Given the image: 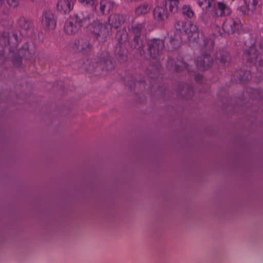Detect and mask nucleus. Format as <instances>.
Returning a JSON list of instances; mask_svg holds the SVG:
<instances>
[{"mask_svg": "<svg viewBox=\"0 0 263 263\" xmlns=\"http://www.w3.org/2000/svg\"><path fill=\"white\" fill-rule=\"evenodd\" d=\"M81 67L90 72H96L97 74L105 76L108 71L114 68V65L109 53L103 51L98 57L97 61L87 59L85 61H80Z\"/></svg>", "mask_w": 263, "mask_h": 263, "instance_id": "f257e3e1", "label": "nucleus"}, {"mask_svg": "<svg viewBox=\"0 0 263 263\" xmlns=\"http://www.w3.org/2000/svg\"><path fill=\"white\" fill-rule=\"evenodd\" d=\"M175 27L179 30L183 35L186 36L190 41L197 42L199 35L198 28L191 21L186 18L178 21L175 24Z\"/></svg>", "mask_w": 263, "mask_h": 263, "instance_id": "f03ea898", "label": "nucleus"}, {"mask_svg": "<svg viewBox=\"0 0 263 263\" xmlns=\"http://www.w3.org/2000/svg\"><path fill=\"white\" fill-rule=\"evenodd\" d=\"M89 29L94 37L100 43H104L110 34V27L98 21H94L89 25Z\"/></svg>", "mask_w": 263, "mask_h": 263, "instance_id": "7ed1b4c3", "label": "nucleus"}, {"mask_svg": "<svg viewBox=\"0 0 263 263\" xmlns=\"http://www.w3.org/2000/svg\"><path fill=\"white\" fill-rule=\"evenodd\" d=\"M71 48L75 52L88 54L92 52L93 46L90 44L89 40L85 38H81L74 41Z\"/></svg>", "mask_w": 263, "mask_h": 263, "instance_id": "20e7f679", "label": "nucleus"}, {"mask_svg": "<svg viewBox=\"0 0 263 263\" xmlns=\"http://www.w3.org/2000/svg\"><path fill=\"white\" fill-rule=\"evenodd\" d=\"M80 17H68L65 22L64 31L69 35L78 33L82 26Z\"/></svg>", "mask_w": 263, "mask_h": 263, "instance_id": "39448f33", "label": "nucleus"}, {"mask_svg": "<svg viewBox=\"0 0 263 263\" xmlns=\"http://www.w3.org/2000/svg\"><path fill=\"white\" fill-rule=\"evenodd\" d=\"M241 26L239 17H228L223 24V29L228 33L238 30L241 29Z\"/></svg>", "mask_w": 263, "mask_h": 263, "instance_id": "423d86ee", "label": "nucleus"}, {"mask_svg": "<svg viewBox=\"0 0 263 263\" xmlns=\"http://www.w3.org/2000/svg\"><path fill=\"white\" fill-rule=\"evenodd\" d=\"M148 51L151 58L156 59L160 51L164 47V43L162 40H156L148 43Z\"/></svg>", "mask_w": 263, "mask_h": 263, "instance_id": "0eeeda50", "label": "nucleus"}, {"mask_svg": "<svg viewBox=\"0 0 263 263\" xmlns=\"http://www.w3.org/2000/svg\"><path fill=\"white\" fill-rule=\"evenodd\" d=\"M114 8V3L110 0H101L100 2L99 9L95 7L99 14L102 15H111Z\"/></svg>", "mask_w": 263, "mask_h": 263, "instance_id": "6e6552de", "label": "nucleus"}, {"mask_svg": "<svg viewBox=\"0 0 263 263\" xmlns=\"http://www.w3.org/2000/svg\"><path fill=\"white\" fill-rule=\"evenodd\" d=\"M215 59L216 63L221 67L228 65L231 61L229 52L222 49H219L216 52Z\"/></svg>", "mask_w": 263, "mask_h": 263, "instance_id": "1a4fd4ad", "label": "nucleus"}, {"mask_svg": "<svg viewBox=\"0 0 263 263\" xmlns=\"http://www.w3.org/2000/svg\"><path fill=\"white\" fill-rule=\"evenodd\" d=\"M36 47L34 44L26 43L18 50V55L26 59L31 58L35 53Z\"/></svg>", "mask_w": 263, "mask_h": 263, "instance_id": "9d476101", "label": "nucleus"}, {"mask_svg": "<svg viewBox=\"0 0 263 263\" xmlns=\"http://www.w3.org/2000/svg\"><path fill=\"white\" fill-rule=\"evenodd\" d=\"M197 63L200 69L206 70L212 65L213 59L209 53H202L197 59Z\"/></svg>", "mask_w": 263, "mask_h": 263, "instance_id": "9b49d317", "label": "nucleus"}, {"mask_svg": "<svg viewBox=\"0 0 263 263\" xmlns=\"http://www.w3.org/2000/svg\"><path fill=\"white\" fill-rule=\"evenodd\" d=\"M76 0H60L57 4V8L62 14L69 13L73 7Z\"/></svg>", "mask_w": 263, "mask_h": 263, "instance_id": "f8f14e48", "label": "nucleus"}, {"mask_svg": "<svg viewBox=\"0 0 263 263\" xmlns=\"http://www.w3.org/2000/svg\"><path fill=\"white\" fill-rule=\"evenodd\" d=\"M183 34L179 30L176 29L175 31L173 34H172L170 37V43L171 45L172 49H176L180 47Z\"/></svg>", "mask_w": 263, "mask_h": 263, "instance_id": "ddd939ff", "label": "nucleus"}, {"mask_svg": "<svg viewBox=\"0 0 263 263\" xmlns=\"http://www.w3.org/2000/svg\"><path fill=\"white\" fill-rule=\"evenodd\" d=\"M217 16H226L231 14V8L223 2H218L216 8L214 9Z\"/></svg>", "mask_w": 263, "mask_h": 263, "instance_id": "4468645a", "label": "nucleus"}, {"mask_svg": "<svg viewBox=\"0 0 263 263\" xmlns=\"http://www.w3.org/2000/svg\"><path fill=\"white\" fill-rule=\"evenodd\" d=\"M116 54L120 62L123 63L127 61V50L122 44H119L117 46Z\"/></svg>", "mask_w": 263, "mask_h": 263, "instance_id": "2eb2a0df", "label": "nucleus"}, {"mask_svg": "<svg viewBox=\"0 0 263 263\" xmlns=\"http://www.w3.org/2000/svg\"><path fill=\"white\" fill-rule=\"evenodd\" d=\"M198 5L206 11H212L215 8L214 0H198Z\"/></svg>", "mask_w": 263, "mask_h": 263, "instance_id": "dca6fc26", "label": "nucleus"}, {"mask_svg": "<svg viewBox=\"0 0 263 263\" xmlns=\"http://www.w3.org/2000/svg\"><path fill=\"white\" fill-rule=\"evenodd\" d=\"M42 24L46 30H53L56 26L57 21L54 17H43Z\"/></svg>", "mask_w": 263, "mask_h": 263, "instance_id": "f3484780", "label": "nucleus"}, {"mask_svg": "<svg viewBox=\"0 0 263 263\" xmlns=\"http://www.w3.org/2000/svg\"><path fill=\"white\" fill-rule=\"evenodd\" d=\"M214 42L211 39L205 38L203 40V44L201 48L202 51L209 53L213 50Z\"/></svg>", "mask_w": 263, "mask_h": 263, "instance_id": "a211bd4d", "label": "nucleus"}, {"mask_svg": "<svg viewBox=\"0 0 263 263\" xmlns=\"http://www.w3.org/2000/svg\"><path fill=\"white\" fill-rule=\"evenodd\" d=\"M123 22L122 20L120 19V17H108V23L105 24L110 27V32H111L112 28H118Z\"/></svg>", "mask_w": 263, "mask_h": 263, "instance_id": "6ab92c4d", "label": "nucleus"}, {"mask_svg": "<svg viewBox=\"0 0 263 263\" xmlns=\"http://www.w3.org/2000/svg\"><path fill=\"white\" fill-rule=\"evenodd\" d=\"M149 9L150 8L147 4H143L135 9V13L137 15H146L149 12Z\"/></svg>", "mask_w": 263, "mask_h": 263, "instance_id": "aec40b11", "label": "nucleus"}, {"mask_svg": "<svg viewBox=\"0 0 263 263\" xmlns=\"http://www.w3.org/2000/svg\"><path fill=\"white\" fill-rule=\"evenodd\" d=\"M248 55L249 56L248 60L251 62L255 63L256 62L258 57V52L254 47H251L247 52Z\"/></svg>", "mask_w": 263, "mask_h": 263, "instance_id": "412c9836", "label": "nucleus"}, {"mask_svg": "<svg viewBox=\"0 0 263 263\" xmlns=\"http://www.w3.org/2000/svg\"><path fill=\"white\" fill-rule=\"evenodd\" d=\"M9 33L7 32H0V45L2 46L9 45Z\"/></svg>", "mask_w": 263, "mask_h": 263, "instance_id": "4be33fe9", "label": "nucleus"}, {"mask_svg": "<svg viewBox=\"0 0 263 263\" xmlns=\"http://www.w3.org/2000/svg\"><path fill=\"white\" fill-rule=\"evenodd\" d=\"M167 67L171 70L177 71V60L172 57H169L167 61Z\"/></svg>", "mask_w": 263, "mask_h": 263, "instance_id": "5701e85b", "label": "nucleus"}, {"mask_svg": "<svg viewBox=\"0 0 263 263\" xmlns=\"http://www.w3.org/2000/svg\"><path fill=\"white\" fill-rule=\"evenodd\" d=\"M182 13L186 16H193L194 13L190 6L184 5L182 7Z\"/></svg>", "mask_w": 263, "mask_h": 263, "instance_id": "b1692460", "label": "nucleus"}, {"mask_svg": "<svg viewBox=\"0 0 263 263\" xmlns=\"http://www.w3.org/2000/svg\"><path fill=\"white\" fill-rule=\"evenodd\" d=\"M143 28L142 24H137L132 26V32L135 34V37H140Z\"/></svg>", "mask_w": 263, "mask_h": 263, "instance_id": "393cba45", "label": "nucleus"}, {"mask_svg": "<svg viewBox=\"0 0 263 263\" xmlns=\"http://www.w3.org/2000/svg\"><path fill=\"white\" fill-rule=\"evenodd\" d=\"M177 66L178 67L177 71H179L184 69H187L188 64L183 60L182 58H180L177 60Z\"/></svg>", "mask_w": 263, "mask_h": 263, "instance_id": "a878e982", "label": "nucleus"}, {"mask_svg": "<svg viewBox=\"0 0 263 263\" xmlns=\"http://www.w3.org/2000/svg\"><path fill=\"white\" fill-rule=\"evenodd\" d=\"M20 26L25 30L29 27L30 22L26 19V17H20L18 21Z\"/></svg>", "mask_w": 263, "mask_h": 263, "instance_id": "bb28decb", "label": "nucleus"}, {"mask_svg": "<svg viewBox=\"0 0 263 263\" xmlns=\"http://www.w3.org/2000/svg\"><path fill=\"white\" fill-rule=\"evenodd\" d=\"M164 10L162 7H156L154 10V16H162L164 15Z\"/></svg>", "mask_w": 263, "mask_h": 263, "instance_id": "cd10ccee", "label": "nucleus"}, {"mask_svg": "<svg viewBox=\"0 0 263 263\" xmlns=\"http://www.w3.org/2000/svg\"><path fill=\"white\" fill-rule=\"evenodd\" d=\"M142 42L140 40L139 37H135L133 41L130 43V46L132 48H138L140 47L139 43H142Z\"/></svg>", "mask_w": 263, "mask_h": 263, "instance_id": "c85d7f7f", "label": "nucleus"}, {"mask_svg": "<svg viewBox=\"0 0 263 263\" xmlns=\"http://www.w3.org/2000/svg\"><path fill=\"white\" fill-rule=\"evenodd\" d=\"M249 6L246 5L240 7L239 11L241 12L240 15H250V10L248 8Z\"/></svg>", "mask_w": 263, "mask_h": 263, "instance_id": "c756f323", "label": "nucleus"}, {"mask_svg": "<svg viewBox=\"0 0 263 263\" xmlns=\"http://www.w3.org/2000/svg\"><path fill=\"white\" fill-rule=\"evenodd\" d=\"M22 57L20 56V55L18 57L14 58L12 59V63H13V65L15 66H18L20 65L22 62Z\"/></svg>", "mask_w": 263, "mask_h": 263, "instance_id": "7c9ffc66", "label": "nucleus"}, {"mask_svg": "<svg viewBox=\"0 0 263 263\" xmlns=\"http://www.w3.org/2000/svg\"><path fill=\"white\" fill-rule=\"evenodd\" d=\"M79 1L84 5L91 6L95 4L96 0H79Z\"/></svg>", "mask_w": 263, "mask_h": 263, "instance_id": "2f4dec72", "label": "nucleus"}, {"mask_svg": "<svg viewBox=\"0 0 263 263\" xmlns=\"http://www.w3.org/2000/svg\"><path fill=\"white\" fill-rule=\"evenodd\" d=\"M185 90L187 91V93L184 95V97L186 99L190 98L193 93V88L191 86H189L186 88Z\"/></svg>", "mask_w": 263, "mask_h": 263, "instance_id": "473e14b6", "label": "nucleus"}, {"mask_svg": "<svg viewBox=\"0 0 263 263\" xmlns=\"http://www.w3.org/2000/svg\"><path fill=\"white\" fill-rule=\"evenodd\" d=\"M245 3L248 6L251 5L253 7H255L258 2V0H244Z\"/></svg>", "mask_w": 263, "mask_h": 263, "instance_id": "72a5a7b5", "label": "nucleus"}, {"mask_svg": "<svg viewBox=\"0 0 263 263\" xmlns=\"http://www.w3.org/2000/svg\"><path fill=\"white\" fill-rule=\"evenodd\" d=\"M213 35L215 37H217L221 35L220 27L217 26H214Z\"/></svg>", "mask_w": 263, "mask_h": 263, "instance_id": "f704fd0d", "label": "nucleus"}, {"mask_svg": "<svg viewBox=\"0 0 263 263\" xmlns=\"http://www.w3.org/2000/svg\"><path fill=\"white\" fill-rule=\"evenodd\" d=\"M7 4L11 7H15L18 6V0H6Z\"/></svg>", "mask_w": 263, "mask_h": 263, "instance_id": "c9c22d12", "label": "nucleus"}, {"mask_svg": "<svg viewBox=\"0 0 263 263\" xmlns=\"http://www.w3.org/2000/svg\"><path fill=\"white\" fill-rule=\"evenodd\" d=\"M52 13L49 9L45 8L42 10V16H49Z\"/></svg>", "mask_w": 263, "mask_h": 263, "instance_id": "e433bc0d", "label": "nucleus"}, {"mask_svg": "<svg viewBox=\"0 0 263 263\" xmlns=\"http://www.w3.org/2000/svg\"><path fill=\"white\" fill-rule=\"evenodd\" d=\"M12 36L17 43L21 40L20 36H18L17 32L13 31L12 33Z\"/></svg>", "mask_w": 263, "mask_h": 263, "instance_id": "4c0bfd02", "label": "nucleus"}, {"mask_svg": "<svg viewBox=\"0 0 263 263\" xmlns=\"http://www.w3.org/2000/svg\"><path fill=\"white\" fill-rule=\"evenodd\" d=\"M5 60V57L4 55V51L3 50L0 51V64L4 62Z\"/></svg>", "mask_w": 263, "mask_h": 263, "instance_id": "58836bf2", "label": "nucleus"}, {"mask_svg": "<svg viewBox=\"0 0 263 263\" xmlns=\"http://www.w3.org/2000/svg\"><path fill=\"white\" fill-rule=\"evenodd\" d=\"M170 1L171 2V6H172L173 5H176L178 2L179 0H170Z\"/></svg>", "mask_w": 263, "mask_h": 263, "instance_id": "ea45409f", "label": "nucleus"}, {"mask_svg": "<svg viewBox=\"0 0 263 263\" xmlns=\"http://www.w3.org/2000/svg\"><path fill=\"white\" fill-rule=\"evenodd\" d=\"M202 78V76L200 74H198V75H196L195 76V80L196 81H199V80H200Z\"/></svg>", "mask_w": 263, "mask_h": 263, "instance_id": "a19ab883", "label": "nucleus"}, {"mask_svg": "<svg viewBox=\"0 0 263 263\" xmlns=\"http://www.w3.org/2000/svg\"><path fill=\"white\" fill-rule=\"evenodd\" d=\"M246 74H247L248 76H249V73L248 72H246Z\"/></svg>", "mask_w": 263, "mask_h": 263, "instance_id": "79ce46f5", "label": "nucleus"}, {"mask_svg": "<svg viewBox=\"0 0 263 263\" xmlns=\"http://www.w3.org/2000/svg\"><path fill=\"white\" fill-rule=\"evenodd\" d=\"M249 79V78L247 76V79L246 80H248Z\"/></svg>", "mask_w": 263, "mask_h": 263, "instance_id": "37998d69", "label": "nucleus"}]
</instances>
